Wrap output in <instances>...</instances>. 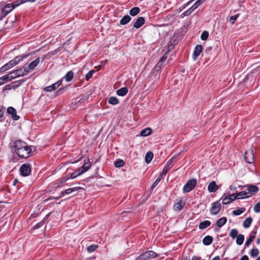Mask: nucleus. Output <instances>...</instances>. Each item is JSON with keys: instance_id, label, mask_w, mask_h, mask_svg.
Instances as JSON below:
<instances>
[{"instance_id": "f3484780", "label": "nucleus", "mask_w": 260, "mask_h": 260, "mask_svg": "<svg viewBox=\"0 0 260 260\" xmlns=\"http://www.w3.org/2000/svg\"><path fill=\"white\" fill-rule=\"evenodd\" d=\"M80 188V187H73V188H68V189L65 190L64 191L61 192V193H60V194L59 196V198L63 197L64 194H69L72 193V192L77 191Z\"/></svg>"}, {"instance_id": "c756f323", "label": "nucleus", "mask_w": 260, "mask_h": 260, "mask_svg": "<svg viewBox=\"0 0 260 260\" xmlns=\"http://www.w3.org/2000/svg\"><path fill=\"white\" fill-rule=\"evenodd\" d=\"M108 102L109 104L115 105L119 103V100L118 99L114 96H111L109 99Z\"/></svg>"}, {"instance_id": "72a5a7b5", "label": "nucleus", "mask_w": 260, "mask_h": 260, "mask_svg": "<svg viewBox=\"0 0 260 260\" xmlns=\"http://www.w3.org/2000/svg\"><path fill=\"white\" fill-rule=\"evenodd\" d=\"M74 73L72 71L68 72L64 76L66 80L68 82L70 81L73 78Z\"/></svg>"}, {"instance_id": "5701e85b", "label": "nucleus", "mask_w": 260, "mask_h": 260, "mask_svg": "<svg viewBox=\"0 0 260 260\" xmlns=\"http://www.w3.org/2000/svg\"><path fill=\"white\" fill-rule=\"evenodd\" d=\"M213 242V238L210 236H206L203 240V243L205 245H210Z\"/></svg>"}, {"instance_id": "ddd939ff", "label": "nucleus", "mask_w": 260, "mask_h": 260, "mask_svg": "<svg viewBox=\"0 0 260 260\" xmlns=\"http://www.w3.org/2000/svg\"><path fill=\"white\" fill-rule=\"evenodd\" d=\"M203 51V47L201 45H198L196 46L195 49L193 53L192 58L194 60H196L199 57L200 53Z\"/></svg>"}, {"instance_id": "603ef678", "label": "nucleus", "mask_w": 260, "mask_h": 260, "mask_svg": "<svg viewBox=\"0 0 260 260\" xmlns=\"http://www.w3.org/2000/svg\"><path fill=\"white\" fill-rule=\"evenodd\" d=\"M159 178H157V179L153 183V184L151 186L152 188H154L158 184V183L160 182V181H159Z\"/></svg>"}, {"instance_id": "2eb2a0df", "label": "nucleus", "mask_w": 260, "mask_h": 260, "mask_svg": "<svg viewBox=\"0 0 260 260\" xmlns=\"http://www.w3.org/2000/svg\"><path fill=\"white\" fill-rule=\"evenodd\" d=\"M8 114L11 115L12 118L14 120H17L19 118V116L17 115L16 110L12 107H9L7 109Z\"/></svg>"}, {"instance_id": "f8f14e48", "label": "nucleus", "mask_w": 260, "mask_h": 260, "mask_svg": "<svg viewBox=\"0 0 260 260\" xmlns=\"http://www.w3.org/2000/svg\"><path fill=\"white\" fill-rule=\"evenodd\" d=\"M40 58L38 57L35 60L31 62L27 66H26L27 71L31 72L39 64Z\"/></svg>"}, {"instance_id": "4d7b16f0", "label": "nucleus", "mask_w": 260, "mask_h": 260, "mask_svg": "<svg viewBox=\"0 0 260 260\" xmlns=\"http://www.w3.org/2000/svg\"><path fill=\"white\" fill-rule=\"evenodd\" d=\"M35 1H36V0H22V2L20 4H22V3H25L26 2H29L31 3H33V2H35Z\"/></svg>"}, {"instance_id": "4be33fe9", "label": "nucleus", "mask_w": 260, "mask_h": 260, "mask_svg": "<svg viewBox=\"0 0 260 260\" xmlns=\"http://www.w3.org/2000/svg\"><path fill=\"white\" fill-rule=\"evenodd\" d=\"M236 195L237 196V199H245L251 197V194H248L247 192L245 191H241L238 193H236Z\"/></svg>"}, {"instance_id": "6e6d98bb", "label": "nucleus", "mask_w": 260, "mask_h": 260, "mask_svg": "<svg viewBox=\"0 0 260 260\" xmlns=\"http://www.w3.org/2000/svg\"><path fill=\"white\" fill-rule=\"evenodd\" d=\"M190 14H191V13H190V11H189L188 10L183 13V15L184 16H189Z\"/></svg>"}, {"instance_id": "0e129e2a", "label": "nucleus", "mask_w": 260, "mask_h": 260, "mask_svg": "<svg viewBox=\"0 0 260 260\" xmlns=\"http://www.w3.org/2000/svg\"><path fill=\"white\" fill-rule=\"evenodd\" d=\"M188 10L189 11H190V13H192V12L194 10V8H192V7H191L190 8H189Z\"/></svg>"}, {"instance_id": "79ce46f5", "label": "nucleus", "mask_w": 260, "mask_h": 260, "mask_svg": "<svg viewBox=\"0 0 260 260\" xmlns=\"http://www.w3.org/2000/svg\"><path fill=\"white\" fill-rule=\"evenodd\" d=\"M124 165V162L122 160H117L115 162L114 165L116 167H121Z\"/></svg>"}, {"instance_id": "f257e3e1", "label": "nucleus", "mask_w": 260, "mask_h": 260, "mask_svg": "<svg viewBox=\"0 0 260 260\" xmlns=\"http://www.w3.org/2000/svg\"><path fill=\"white\" fill-rule=\"evenodd\" d=\"M15 153L20 158H27L31 156L32 146L20 140L14 142L13 146Z\"/></svg>"}, {"instance_id": "7c9ffc66", "label": "nucleus", "mask_w": 260, "mask_h": 260, "mask_svg": "<svg viewBox=\"0 0 260 260\" xmlns=\"http://www.w3.org/2000/svg\"><path fill=\"white\" fill-rule=\"evenodd\" d=\"M140 12V9L138 7H134L129 11V14L133 16L137 15Z\"/></svg>"}, {"instance_id": "cd10ccee", "label": "nucleus", "mask_w": 260, "mask_h": 260, "mask_svg": "<svg viewBox=\"0 0 260 260\" xmlns=\"http://www.w3.org/2000/svg\"><path fill=\"white\" fill-rule=\"evenodd\" d=\"M153 157V154L152 152L149 151L145 155V160L147 164H149L152 160Z\"/></svg>"}, {"instance_id": "f03ea898", "label": "nucleus", "mask_w": 260, "mask_h": 260, "mask_svg": "<svg viewBox=\"0 0 260 260\" xmlns=\"http://www.w3.org/2000/svg\"><path fill=\"white\" fill-rule=\"evenodd\" d=\"M28 54L25 55L23 56H17L14 59L10 60L8 63L5 64L1 69L0 71L2 72H5L10 69L12 68L17 63H18L23 58H26L28 56Z\"/></svg>"}, {"instance_id": "f704fd0d", "label": "nucleus", "mask_w": 260, "mask_h": 260, "mask_svg": "<svg viewBox=\"0 0 260 260\" xmlns=\"http://www.w3.org/2000/svg\"><path fill=\"white\" fill-rule=\"evenodd\" d=\"M238 231L236 229H232L231 230L230 233V236L233 239H235L238 236Z\"/></svg>"}, {"instance_id": "8fccbe9b", "label": "nucleus", "mask_w": 260, "mask_h": 260, "mask_svg": "<svg viewBox=\"0 0 260 260\" xmlns=\"http://www.w3.org/2000/svg\"><path fill=\"white\" fill-rule=\"evenodd\" d=\"M169 165H166L165 167L164 168L161 173L162 174H164L165 175H166L169 172Z\"/></svg>"}, {"instance_id": "393cba45", "label": "nucleus", "mask_w": 260, "mask_h": 260, "mask_svg": "<svg viewBox=\"0 0 260 260\" xmlns=\"http://www.w3.org/2000/svg\"><path fill=\"white\" fill-rule=\"evenodd\" d=\"M131 20V17L128 15H125L120 21L121 25H125Z\"/></svg>"}, {"instance_id": "a211bd4d", "label": "nucleus", "mask_w": 260, "mask_h": 260, "mask_svg": "<svg viewBox=\"0 0 260 260\" xmlns=\"http://www.w3.org/2000/svg\"><path fill=\"white\" fill-rule=\"evenodd\" d=\"M145 23V19L143 17H139L134 24V27L139 28L142 26Z\"/></svg>"}, {"instance_id": "a878e982", "label": "nucleus", "mask_w": 260, "mask_h": 260, "mask_svg": "<svg viewBox=\"0 0 260 260\" xmlns=\"http://www.w3.org/2000/svg\"><path fill=\"white\" fill-rule=\"evenodd\" d=\"M252 221V219L251 217H247L243 222V226L244 228H248Z\"/></svg>"}, {"instance_id": "6e6552de", "label": "nucleus", "mask_w": 260, "mask_h": 260, "mask_svg": "<svg viewBox=\"0 0 260 260\" xmlns=\"http://www.w3.org/2000/svg\"><path fill=\"white\" fill-rule=\"evenodd\" d=\"M220 209L221 204L219 202H215L211 205L210 213L212 215H216L220 212Z\"/></svg>"}, {"instance_id": "864d4df0", "label": "nucleus", "mask_w": 260, "mask_h": 260, "mask_svg": "<svg viewBox=\"0 0 260 260\" xmlns=\"http://www.w3.org/2000/svg\"><path fill=\"white\" fill-rule=\"evenodd\" d=\"M257 226L254 227V228L253 229L252 231L251 232L250 235H253L255 237V235L257 233Z\"/></svg>"}, {"instance_id": "052dcab7", "label": "nucleus", "mask_w": 260, "mask_h": 260, "mask_svg": "<svg viewBox=\"0 0 260 260\" xmlns=\"http://www.w3.org/2000/svg\"><path fill=\"white\" fill-rule=\"evenodd\" d=\"M4 112L2 109H0V118L2 117L4 115Z\"/></svg>"}, {"instance_id": "4468645a", "label": "nucleus", "mask_w": 260, "mask_h": 260, "mask_svg": "<svg viewBox=\"0 0 260 260\" xmlns=\"http://www.w3.org/2000/svg\"><path fill=\"white\" fill-rule=\"evenodd\" d=\"M90 162L89 161V159H87L86 161H84V163L82 167L78 169V171H80L81 173L82 174L87 171L90 169Z\"/></svg>"}, {"instance_id": "2f4dec72", "label": "nucleus", "mask_w": 260, "mask_h": 260, "mask_svg": "<svg viewBox=\"0 0 260 260\" xmlns=\"http://www.w3.org/2000/svg\"><path fill=\"white\" fill-rule=\"evenodd\" d=\"M246 209L245 208H241L236 210H234L233 211V214L235 216H238L242 214L245 211Z\"/></svg>"}, {"instance_id": "4c0bfd02", "label": "nucleus", "mask_w": 260, "mask_h": 260, "mask_svg": "<svg viewBox=\"0 0 260 260\" xmlns=\"http://www.w3.org/2000/svg\"><path fill=\"white\" fill-rule=\"evenodd\" d=\"M7 75H8V76H9V80L14 79L17 77H19L18 73H16V70L10 73L9 74H7Z\"/></svg>"}, {"instance_id": "9d476101", "label": "nucleus", "mask_w": 260, "mask_h": 260, "mask_svg": "<svg viewBox=\"0 0 260 260\" xmlns=\"http://www.w3.org/2000/svg\"><path fill=\"white\" fill-rule=\"evenodd\" d=\"M237 198V196L236 195V193H233L230 196L225 197L222 199V204L224 205H226L232 201H234Z\"/></svg>"}, {"instance_id": "c03bdc74", "label": "nucleus", "mask_w": 260, "mask_h": 260, "mask_svg": "<svg viewBox=\"0 0 260 260\" xmlns=\"http://www.w3.org/2000/svg\"><path fill=\"white\" fill-rule=\"evenodd\" d=\"M167 57L164 55L161 60H160V61L157 63V64L156 65V66L155 67V69L156 70H157V69H159L160 68V66L162 65V62L165 61Z\"/></svg>"}, {"instance_id": "ea45409f", "label": "nucleus", "mask_w": 260, "mask_h": 260, "mask_svg": "<svg viewBox=\"0 0 260 260\" xmlns=\"http://www.w3.org/2000/svg\"><path fill=\"white\" fill-rule=\"evenodd\" d=\"M259 253V250L257 248H253L250 253V255L252 257H255Z\"/></svg>"}, {"instance_id": "b1692460", "label": "nucleus", "mask_w": 260, "mask_h": 260, "mask_svg": "<svg viewBox=\"0 0 260 260\" xmlns=\"http://www.w3.org/2000/svg\"><path fill=\"white\" fill-rule=\"evenodd\" d=\"M226 221L227 219L225 217H221L216 221V225L221 228L226 223Z\"/></svg>"}, {"instance_id": "69168bd1", "label": "nucleus", "mask_w": 260, "mask_h": 260, "mask_svg": "<svg viewBox=\"0 0 260 260\" xmlns=\"http://www.w3.org/2000/svg\"><path fill=\"white\" fill-rule=\"evenodd\" d=\"M172 162V159H170L169 161H168L166 165H169V166Z\"/></svg>"}, {"instance_id": "0eeeda50", "label": "nucleus", "mask_w": 260, "mask_h": 260, "mask_svg": "<svg viewBox=\"0 0 260 260\" xmlns=\"http://www.w3.org/2000/svg\"><path fill=\"white\" fill-rule=\"evenodd\" d=\"M19 171L22 176H29L31 173V166L29 164H23L20 168Z\"/></svg>"}, {"instance_id": "423d86ee", "label": "nucleus", "mask_w": 260, "mask_h": 260, "mask_svg": "<svg viewBox=\"0 0 260 260\" xmlns=\"http://www.w3.org/2000/svg\"><path fill=\"white\" fill-rule=\"evenodd\" d=\"M197 184V181L196 179L188 180L183 188V192L186 193L191 191L196 187Z\"/></svg>"}, {"instance_id": "3c124183", "label": "nucleus", "mask_w": 260, "mask_h": 260, "mask_svg": "<svg viewBox=\"0 0 260 260\" xmlns=\"http://www.w3.org/2000/svg\"><path fill=\"white\" fill-rule=\"evenodd\" d=\"M43 224V222H40L37 223L33 228L34 229H37L41 228Z\"/></svg>"}, {"instance_id": "13d9d810", "label": "nucleus", "mask_w": 260, "mask_h": 260, "mask_svg": "<svg viewBox=\"0 0 260 260\" xmlns=\"http://www.w3.org/2000/svg\"><path fill=\"white\" fill-rule=\"evenodd\" d=\"M240 260H249V258L247 255H245L241 258Z\"/></svg>"}, {"instance_id": "338daca9", "label": "nucleus", "mask_w": 260, "mask_h": 260, "mask_svg": "<svg viewBox=\"0 0 260 260\" xmlns=\"http://www.w3.org/2000/svg\"><path fill=\"white\" fill-rule=\"evenodd\" d=\"M230 188L231 190H235L236 188L235 187H233L232 186H230Z\"/></svg>"}, {"instance_id": "774afa93", "label": "nucleus", "mask_w": 260, "mask_h": 260, "mask_svg": "<svg viewBox=\"0 0 260 260\" xmlns=\"http://www.w3.org/2000/svg\"><path fill=\"white\" fill-rule=\"evenodd\" d=\"M260 243V238H258L257 239V243L259 244Z\"/></svg>"}, {"instance_id": "c9c22d12", "label": "nucleus", "mask_w": 260, "mask_h": 260, "mask_svg": "<svg viewBox=\"0 0 260 260\" xmlns=\"http://www.w3.org/2000/svg\"><path fill=\"white\" fill-rule=\"evenodd\" d=\"M56 88H57V87H56V86L55 85V84L54 83V84H52L50 86L45 87L44 88V90L47 92H51L53 90H54Z\"/></svg>"}, {"instance_id": "6ab92c4d", "label": "nucleus", "mask_w": 260, "mask_h": 260, "mask_svg": "<svg viewBox=\"0 0 260 260\" xmlns=\"http://www.w3.org/2000/svg\"><path fill=\"white\" fill-rule=\"evenodd\" d=\"M16 73H18L19 76H23L26 75L29 72L27 71L26 66L16 70Z\"/></svg>"}, {"instance_id": "49530a36", "label": "nucleus", "mask_w": 260, "mask_h": 260, "mask_svg": "<svg viewBox=\"0 0 260 260\" xmlns=\"http://www.w3.org/2000/svg\"><path fill=\"white\" fill-rule=\"evenodd\" d=\"M205 0H198L195 4L192 6V8L195 10L197 9Z\"/></svg>"}, {"instance_id": "5fc2aeb1", "label": "nucleus", "mask_w": 260, "mask_h": 260, "mask_svg": "<svg viewBox=\"0 0 260 260\" xmlns=\"http://www.w3.org/2000/svg\"><path fill=\"white\" fill-rule=\"evenodd\" d=\"M61 83H62V80H59L57 82L55 83V84L56 86V87L58 88L61 84Z\"/></svg>"}, {"instance_id": "473e14b6", "label": "nucleus", "mask_w": 260, "mask_h": 260, "mask_svg": "<svg viewBox=\"0 0 260 260\" xmlns=\"http://www.w3.org/2000/svg\"><path fill=\"white\" fill-rule=\"evenodd\" d=\"M255 239V236L253 235H250L248 238L247 239L246 241L245 244V247H248L249 245L251 243V242Z\"/></svg>"}, {"instance_id": "bb28decb", "label": "nucleus", "mask_w": 260, "mask_h": 260, "mask_svg": "<svg viewBox=\"0 0 260 260\" xmlns=\"http://www.w3.org/2000/svg\"><path fill=\"white\" fill-rule=\"evenodd\" d=\"M211 224V222L209 220H204L203 222H201L199 226L200 229H204L210 226Z\"/></svg>"}, {"instance_id": "dca6fc26", "label": "nucleus", "mask_w": 260, "mask_h": 260, "mask_svg": "<svg viewBox=\"0 0 260 260\" xmlns=\"http://www.w3.org/2000/svg\"><path fill=\"white\" fill-rule=\"evenodd\" d=\"M218 188L219 187L214 181H211L208 186V190L210 192H215Z\"/></svg>"}, {"instance_id": "37998d69", "label": "nucleus", "mask_w": 260, "mask_h": 260, "mask_svg": "<svg viewBox=\"0 0 260 260\" xmlns=\"http://www.w3.org/2000/svg\"><path fill=\"white\" fill-rule=\"evenodd\" d=\"M209 36L208 32L207 31H204L202 34H201V39L202 40H206Z\"/></svg>"}, {"instance_id": "09e8293b", "label": "nucleus", "mask_w": 260, "mask_h": 260, "mask_svg": "<svg viewBox=\"0 0 260 260\" xmlns=\"http://www.w3.org/2000/svg\"><path fill=\"white\" fill-rule=\"evenodd\" d=\"M94 73V70L90 71L85 76V78L87 80H89L92 76L93 74Z\"/></svg>"}, {"instance_id": "20e7f679", "label": "nucleus", "mask_w": 260, "mask_h": 260, "mask_svg": "<svg viewBox=\"0 0 260 260\" xmlns=\"http://www.w3.org/2000/svg\"><path fill=\"white\" fill-rule=\"evenodd\" d=\"M20 4L17 2H15L13 3L8 4L5 5L3 8L0 9V19L5 17L16 6H18Z\"/></svg>"}, {"instance_id": "58836bf2", "label": "nucleus", "mask_w": 260, "mask_h": 260, "mask_svg": "<svg viewBox=\"0 0 260 260\" xmlns=\"http://www.w3.org/2000/svg\"><path fill=\"white\" fill-rule=\"evenodd\" d=\"M98 246L96 245H91L89 246L88 247H87V250L88 252H92L94 251V250H95L96 249V248H98Z\"/></svg>"}, {"instance_id": "7ed1b4c3", "label": "nucleus", "mask_w": 260, "mask_h": 260, "mask_svg": "<svg viewBox=\"0 0 260 260\" xmlns=\"http://www.w3.org/2000/svg\"><path fill=\"white\" fill-rule=\"evenodd\" d=\"M81 174L80 171H78V170L72 173H69L67 175L66 177L62 178L61 180H58L56 182L54 183L53 185H54V187H59L61 186L62 183H65L68 180L70 179H75Z\"/></svg>"}, {"instance_id": "a18cd8bd", "label": "nucleus", "mask_w": 260, "mask_h": 260, "mask_svg": "<svg viewBox=\"0 0 260 260\" xmlns=\"http://www.w3.org/2000/svg\"><path fill=\"white\" fill-rule=\"evenodd\" d=\"M253 210L255 213L260 212V202L255 205L253 207Z\"/></svg>"}, {"instance_id": "c85d7f7f", "label": "nucleus", "mask_w": 260, "mask_h": 260, "mask_svg": "<svg viewBox=\"0 0 260 260\" xmlns=\"http://www.w3.org/2000/svg\"><path fill=\"white\" fill-rule=\"evenodd\" d=\"M244 240V236L242 234H239L237 237L236 243L238 245H241L243 244Z\"/></svg>"}, {"instance_id": "bf43d9fd", "label": "nucleus", "mask_w": 260, "mask_h": 260, "mask_svg": "<svg viewBox=\"0 0 260 260\" xmlns=\"http://www.w3.org/2000/svg\"><path fill=\"white\" fill-rule=\"evenodd\" d=\"M201 257L194 256L192 257L191 260H200Z\"/></svg>"}, {"instance_id": "de8ad7c7", "label": "nucleus", "mask_w": 260, "mask_h": 260, "mask_svg": "<svg viewBox=\"0 0 260 260\" xmlns=\"http://www.w3.org/2000/svg\"><path fill=\"white\" fill-rule=\"evenodd\" d=\"M152 134V131H141L140 136L142 137H146Z\"/></svg>"}, {"instance_id": "e433bc0d", "label": "nucleus", "mask_w": 260, "mask_h": 260, "mask_svg": "<svg viewBox=\"0 0 260 260\" xmlns=\"http://www.w3.org/2000/svg\"><path fill=\"white\" fill-rule=\"evenodd\" d=\"M9 76L8 75H5L0 78V85L4 84L6 82L10 81L9 79Z\"/></svg>"}, {"instance_id": "e2e57ef3", "label": "nucleus", "mask_w": 260, "mask_h": 260, "mask_svg": "<svg viewBox=\"0 0 260 260\" xmlns=\"http://www.w3.org/2000/svg\"><path fill=\"white\" fill-rule=\"evenodd\" d=\"M211 260H220V257L219 256H217L214 257Z\"/></svg>"}, {"instance_id": "412c9836", "label": "nucleus", "mask_w": 260, "mask_h": 260, "mask_svg": "<svg viewBox=\"0 0 260 260\" xmlns=\"http://www.w3.org/2000/svg\"><path fill=\"white\" fill-rule=\"evenodd\" d=\"M128 92V89L124 87L121 88L120 89L117 90L116 91V94L121 96H123L125 95Z\"/></svg>"}, {"instance_id": "39448f33", "label": "nucleus", "mask_w": 260, "mask_h": 260, "mask_svg": "<svg viewBox=\"0 0 260 260\" xmlns=\"http://www.w3.org/2000/svg\"><path fill=\"white\" fill-rule=\"evenodd\" d=\"M158 255L152 250L147 251L141 254L137 258V260H148L156 257Z\"/></svg>"}, {"instance_id": "a19ab883", "label": "nucleus", "mask_w": 260, "mask_h": 260, "mask_svg": "<svg viewBox=\"0 0 260 260\" xmlns=\"http://www.w3.org/2000/svg\"><path fill=\"white\" fill-rule=\"evenodd\" d=\"M239 16V14H236L235 15L232 16L230 18V20H229L231 24H233L235 23V22L236 21L237 18H238Z\"/></svg>"}, {"instance_id": "680f3d73", "label": "nucleus", "mask_w": 260, "mask_h": 260, "mask_svg": "<svg viewBox=\"0 0 260 260\" xmlns=\"http://www.w3.org/2000/svg\"><path fill=\"white\" fill-rule=\"evenodd\" d=\"M164 175V174H162V173H161L159 174V176H158V178H159V181H160V180H161V179H162V176H163Z\"/></svg>"}, {"instance_id": "aec40b11", "label": "nucleus", "mask_w": 260, "mask_h": 260, "mask_svg": "<svg viewBox=\"0 0 260 260\" xmlns=\"http://www.w3.org/2000/svg\"><path fill=\"white\" fill-rule=\"evenodd\" d=\"M247 193L248 194H251L252 193H255L256 192H257L258 190V187L255 186V185H249L247 186Z\"/></svg>"}, {"instance_id": "1a4fd4ad", "label": "nucleus", "mask_w": 260, "mask_h": 260, "mask_svg": "<svg viewBox=\"0 0 260 260\" xmlns=\"http://www.w3.org/2000/svg\"><path fill=\"white\" fill-rule=\"evenodd\" d=\"M244 158L247 163H252L254 160V156L253 151L252 150H248L246 151L244 154Z\"/></svg>"}, {"instance_id": "9b49d317", "label": "nucleus", "mask_w": 260, "mask_h": 260, "mask_svg": "<svg viewBox=\"0 0 260 260\" xmlns=\"http://www.w3.org/2000/svg\"><path fill=\"white\" fill-rule=\"evenodd\" d=\"M185 205V202L182 200L179 199L174 205L173 209L175 211L180 212Z\"/></svg>"}]
</instances>
